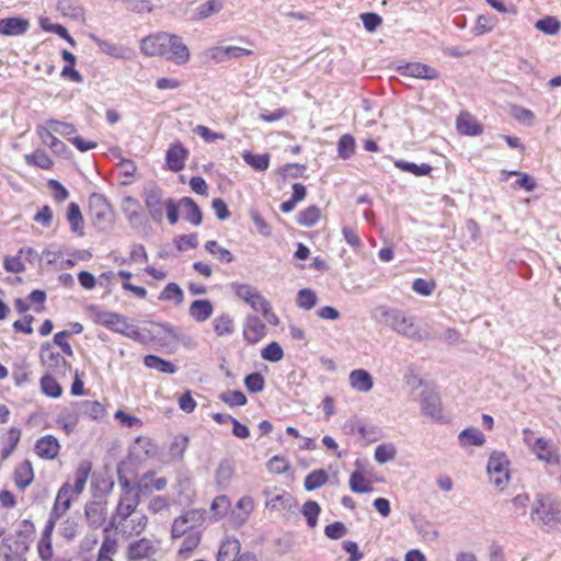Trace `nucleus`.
I'll use <instances>...</instances> for the list:
<instances>
[{"label": "nucleus", "mask_w": 561, "mask_h": 561, "mask_svg": "<svg viewBox=\"0 0 561 561\" xmlns=\"http://www.w3.org/2000/svg\"><path fill=\"white\" fill-rule=\"evenodd\" d=\"M139 504L140 502H133L128 499L117 503L104 531L107 533L114 529L123 537L140 535L148 525V517L142 511L138 510Z\"/></svg>", "instance_id": "f257e3e1"}, {"label": "nucleus", "mask_w": 561, "mask_h": 561, "mask_svg": "<svg viewBox=\"0 0 561 561\" xmlns=\"http://www.w3.org/2000/svg\"><path fill=\"white\" fill-rule=\"evenodd\" d=\"M30 28V21L22 16L0 19V34L4 36H21Z\"/></svg>", "instance_id": "6ab92c4d"}, {"label": "nucleus", "mask_w": 561, "mask_h": 561, "mask_svg": "<svg viewBox=\"0 0 561 561\" xmlns=\"http://www.w3.org/2000/svg\"><path fill=\"white\" fill-rule=\"evenodd\" d=\"M69 482H65L58 490L54 505L49 512L47 522H53L56 526L57 522L70 510L72 502L77 496Z\"/></svg>", "instance_id": "6e6552de"}, {"label": "nucleus", "mask_w": 561, "mask_h": 561, "mask_svg": "<svg viewBox=\"0 0 561 561\" xmlns=\"http://www.w3.org/2000/svg\"><path fill=\"white\" fill-rule=\"evenodd\" d=\"M404 73L420 79H437L438 71L427 65L420 62L409 64L404 68Z\"/></svg>", "instance_id": "72a5a7b5"}, {"label": "nucleus", "mask_w": 561, "mask_h": 561, "mask_svg": "<svg viewBox=\"0 0 561 561\" xmlns=\"http://www.w3.org/2000/svg\"><path fill=\"white\" fill-rule=\"evenodd\" d=\"M91 469L92 465L90 461L84 460L79 463L75 472V483L72 486L76 496H79L83 492Z\"/></svg>", "instance_id": "f704fd0d"}, {"label": "nucleus", "mask_w": 561, "mask_h": 561, "mask_svg": "<svg viewBox=\"0 0 561 561\" xmlns=\"http://www.w3.org/2000/svg\"><path fill=\"white\" fill-rule=\"evenodd\" d=\"M320 208L312 205L298 214L297 222L304 227H313L320 219Z\"/></svg>", "instance_id": "8fccbe9b"}, {"label": "nucleus", "mask_w": 561, "mask_h": 561, "mask_svg": "<svg viewBox=\"0 0 561 561\" xmlns=\"http://www.w3.org/2000/svg\"><path fill=\"white\" fill-rule=\"evenodd\" d=\"M90 37L104 54L114 58H125L126 49L123 46L102 39L94 34Z\"/></svg>", "instance_id": "4c0bfd02"}, {"label": "nucleus", "mask_w": 561, "mask_h": 561, "mask_svg": "<svg viewBox=\"0 0 561 561\" xmlns=\"http://www.w3.org/2000/svg\"><path fill=\"white\" fill-rule=\"evenodd\" d=\"M39 23L44 31L57 34L61 38L66 39L71 46H75V39L64 25L50 23L48 19H42Z\"/></svg>", "instance_id": "4d7b16f0"}, {"label": "nucleus", "mask_w": 561, "mask_h": 561, "mask_svg": "<svg viewBox=\"0 0 561 561\" xmlns=\"http://www.w3.org/2000/svg\"><path fill=\"white\" fill-rule=\"evenodd\" d=\"M167 59L175 65H185L190 60V49L183 43L182 37L170 34Z\"/></svg>", "instance_id": "f3484780"}, {"label": "nucleus", "mask_w": 561, "mask_h": 561, "mask_svg": "<svg viewBox=\"0 0 561 561\" xmlns=\"http://www.w3.org/2000/svg\"><path fill=\"white\" fill-rule=\"evenodd\" d=\"M45 124L55 133L62 137H67L73 135L77 131V128L73 124L61 122L57 119H47Z\"/></svg>", "instance_id": "e2e57ef3"}, {"label": "nucleus", "mask_w": 561, "mask_h": 561, "mask_svg": "<svg viewBox=\"0 0 561 561\" xmlns=\"http://www.w3.org/2000/svg\"><path fill=\"white\" fill-rule=\"evenodd\" d=\"M536 28L540 32L548 34V35H554L557 34L561 28L560 21L554 16H545L542 19H539L536 24Z\"/></svg>", "instance_id": "bf43d9fd"}, {"label": "nucleus", "mask_w": 561, "mask_h": 561, "mask_svg": "<svg viewBox=\"0 0 561 561\" xmlns=\"http://www.w3.org/2000/svg\"><path fill=\"white\" fill-rule=\"evenodd\" d=\"M241 551V543L236 538H227L219 547L217 561H237Z\"/></svg>", "instance_id": "b1692460"}, {"label": "nucleus", "mask_w": 561, "mask_h": 561, "mask_svg": "<svg viewBox=\"0 0 561 561\" xmlns=\"http://www.w3.org/2000/svg\"><path fill=\"white\" fill-rule=\"evenodd\" d=\"M458 440L461 447H479L485 443V436L480 430L476 427H468L459 433Z\"/></svg>", "instance_id": "2f4dec72"}, {"label": "nucleus", "mask_w": 561, "mask_h": 561, "mask_svg": "<svg viewBox=\"0 0 561 561\" xmlns=\"http://www.w3.org/2000/svg\"><path fill=\"white\" fill-rule=\"evenodd\" d=\"M118 484L122 488V494L119 495L118 502L122 503L125 500H130L133 502H140L139 494H135L136 492V483H133L126 476L121 472L118 468L117 472Z\"/></svg>", "instance_id": "c9c22d12"}, {"label": "nucleus", "mask_w": 561, "mask_h": 561, "mask_svg": "<svg viewBox=\"0 0 561 561\" xmlns=\"http://www.w3.org/2000/svg\"><path fill=\"white\" fill-rule=\"evenodd\" d=\"M270 154H255L251 151L244 150L242 152V159L247 164H249L255 171H265L270 167Z\"/></svg>", "instance_id": "ea45409f"}, {"label": "nucleus", "mask_w": 561, "mask_h": 561, "mask_svg": "<svg viewBox=\"0 0 561 561\" xmlns=\"http://www.w3.org/2000/svg\"><path fill=\"white\" fill-rule=\"evenodd\" d=\"M355 139L352 135L345 134L337 141V154L341 159L347 160L355 152Z\"/></svg>", "instance_id": "603ef678"}, {"label": "nucleus", "mask_w": 561, "mask_h": 561, "mask_svg": "<svg viewBox=\"0 0 561 561\" xmlns=\"http://www.w3.org/2000/svg\"><path fill=\"white\" fill-rule=\"evenodd\" d=\"M21 438V431L16 427H11L3 440V447L1 449L2 459H7L11 456L13 450L16 448Z\"/></svg>", "instance_id": "de8ad7c7"}, {"label": "nucleus", "mask_w": 561, "mask_h": 561, "mask_svg": "<svg viewBox=\"0 0 561 561\" xmlns=\"http://www.w3.org/2000/svg\"><path fill=\"white\" fill-rule=\"evenodd\" d=\"M188 436L186 435H178L173 438L170 449L169 456L172 460L180 461L183 459L184 453L188 446Z\"/></svg>", "instance_id": "09e8293b"}, {"label": "nucleus", "mask_w": 561, "mask_h": 561, "mask_svg": "<svg viewBox=\"0 0 561 561\" xmlns=\"http://www.w3.org/2000/svg\"><path fill=\"white\" fill-rule=\"evenodd\" d=\"M205 249L210 253L213 254L214 256H216L220 262H224V263H231L233 262L234 260V256L232 255V253L220 247L218 244L217 241L215 240H209L205 243Z\"/></svg>", "instance_id": "6e6d98bb"}, {"label": "nucleus", "mask_w": 561, "mask_h": 561, "mask_svg": "<svg viewBox=\"0 0 561 561\" xmlns=\"http://www.w3.org/2000/svg\"><path fill=\"white\" fill-rule=\"evenodd\" d=\"M80 411L92 419H99L104 414L103 405L98 401L90 400H85L80 403Z\"/></svg>", "instance_id": "338daca9"}, {"label": "nucleus", "mask_w": 561, "mask_h": 561, "mask_svg": "<svg viewBox=\"0 0 561 561\" xmlns=\"http://www.w3.org/2000/svg\"><path fill=\"white\" fill-rule=\"evenodd\" d=\"M214 331L218 336L230 335L233 333V320L227 314L222 313L219 317H216L213 321Z\"/></svg>", "instance_id": "3c124183"}, {"label": "nucleus", "mask_w": 561, "mask_h": 561, "mask_svg": "<svg viewBox=\"0 0 561 561\" xmlns=\"http://www.w3.org/2000/svg\"><path fill=\"white\" fill-rule=\"evenodd\" d=\"M162 190L157 185H150L144 190V202L151 219L161 222L163 219L164 201Z\"/></svg>", "instance_id": "9b49d317"}, {"label": "nucleus", "mask_w": 561, "mask_h": 561, "mask_svg": "<svg viewBox=\"0 0 561 561\" xmlns=\"http://www.w3.org/2000/svg\"><path fill=\"white\" fill-rule=\"evenodd\" d=\"M457 128L460 134L467 136H478L482 134V126L472 119L469 115H460L457 119Z\"/></svg>", "instance_id": "a19ab883"}, {"label": "nucleus", "mask_w": 561, "mask_h": 561, "mask_svg": "<svg viewBox=\"0 0 561 561\" xmlns=\"http://www.w3.org/2000/svg\"><path fill=\"white\" fill-rule=\"evenodd\" d=\"M144 364L146 367L163 374L172 375L176 373V366L173 363L153 354L146 355Z\"/></svg>", "instance_id": "473e14b6"}, {"label": "nucleus", "mask_w": 561, "mask_h": 561, "mask_svg": "<svg viewBox=\"0 0 561 561\" xmlns=\"http://www.w3.org/2000/svg\"><path fill=\"white\" fill-rule=\"evenodd\" d=\"M531 520L547 530H561V502L551 494L537 493L530 513Z\"/></svg>", "instance_id": "7ed1b4c3"}, {"label": "nucleus", "mask_w": 561, "mask_h": 561, "mask_svg": "<svg viewBox=\"0 0 561 561\" xmlns=\"http://www.w3.org/2000/svg\"><path fill=\"white\" fill-rule=\"evenodd\" d=\"M261 356L265 360L277 363L284 357V351L277 342H271L262 350Z\"/></svg>", "instance_id": "69168bd1"}, {"label": "nucleus", "mask_w": 561, "mask_h": 561, "mask_svg": "<svg viewBox=\"0 0 561 561\" xmlns=\"http://www.w3.org/2000/svg\"><path fill=\"white\" fill-rule=\"evenodd\" d=\"M266 335V325L255 314H248L243 324V337L249 344H255Z\"/></svg>", "instance_id": "dca6fc26"}, {"label": "nucleus", "mask_w": 561, "mask_h": 561, "mask_svg": "<svg viewBox=\"0 0 561 561\" xmlns=\"http://www.w3.org/2000/svg\"><path fill=\"white\" fill-rule=\"evenodd\" d=\"M244 386L252 393L261 392L265 386V379L261 373H251L244 378Z\"/></svg>", "instance_id": "0e129e2a"}, {"label": "nucleus", "mask_w": 561, "mask_h": 561, "mask_svg": "<svg viewBox=\"0 0 561 561\" xmlns=\"http://www.w3.org/2000/svg\"><path fill=\"white\" fill-rule=\"evenodd\" d=\"M89 312L93 318V321L96 324L103 325L107 328L108 330L119 333L124 332L123 328H126L127 319L125 316L112 312V311H104L101 310L99 306L91 305L89 306Z\"/></svg>", "instance_id": "1a4fd4ad"}, {"label": "nucleus", "mask_w": 561, "mask_h": 561, "mask_svg": "<svg viewBox=\"0 0 561 561\" xmlns=\"http://www.w3.org/2000/svg\"><path fill=\"white\" fill-rule=\"evenodd\" d=\"M507 466L508 460L504 454L493 453L490 456L486 468L491 480L496 486L502 485L508 480Z\"/></svg>", "instance_id": "f8f14e48"}, {"label": "nucleus", "mask_w": 561, "mask_h": 561, "mask_svg": "<svg viewBox=\"0 0 561 561\" xmlns=\"http://www.w3.org/2000/svg\"><path fill=\"white\" fill-rule=\"evenodd\" d=\"M84 517L89 528L104 529L107 526V501L102 496L88 501L84 505Z\"/></svg>", "instance_id": "0eeeda50"}, {"label": "nucleus", "mask_w": 561, "mask_h": 561, "mask_svg": "<svg viewBox=\"0 0 561 561\" xmlns=\"http://www.w3.org/2000/svg\"><path fill=\"white\" fill-rule=\"evenodd\" d=\"M188 150L180 142L170 145L165 153V163L169 170L180 172L184 169Z\"/></svg>", "instance_id": "a211bd4d"}, {"label": "nucleus", "mask_w": 561, "mask_h": 561, "mask_svg": "<svg viewBox=\"0 0 561 561\" xmlns=\"http://www.w3.org/2000/svg\"><path fill=\"white\" fill-rule=\"evenodd\" d=\"M34 479V471L30 460L22 461L14 470V482L15 485L24 490L27 488Z\"/></svg>", "instance_id": "c85d7f7f"}, {"label": "nucleus", "mask_w": 561, "mask_h": 561, "mask_svg": "<svg viewBox=\"0 0 561 561\" xmlns=\"http://www.w3.org/2000/svg\"><path fill=\"white\" fill-rule=\"evenodd\" d=\"M350 383L352 388L359 392H368L374 386V380L367 370L355 369L350 374Z\"/></svg>", "instance_id": "a878e982"}, {"label": "nucleus", "mask_w": 561, "mask_h": 561, "mask_svg": "<svg viewBox=\"0 0 561 561\" xmlns=\"http://www.w3.org/2000/svg\"><path fill=\"white\" fill-rule=\"evenodd\" d=\"M233 476V468L229 461H221L216 470V482L220 488H226Z\"/></svg>", "instance_id": "680f3d73"}, {"label": "nucleus", "mask_w": 561, "mask_h": 561, "mask_svg": "<svg viewBox=\"0 0 561 561\" xmlns=\"http://www.w3.org/2000/svg\"><path fill=\"white\" fill-rule=\"evenodd\" d=\"M328 479L329 476L324 469H317L307 474L304 486L307 491H313L324 485Z\"/></svg>", "instance_id": "a18cd8bd"}, {"label": "nucleus", "mask_w": 561, "mask_h": 561, "mask_svg": "<svg viewBox=\"0 0 561 561\" xmlns=\"http://www.w3.org/2000/svg\"><path fill=\"white\" fill-rule=\"evenodd\" d=\"M317 295L309 288L300 289L297 293L296 304L300 309L311 310L317 305Z\"/></svg>", "instance_id": "13d9d810"}, {"label": "nucleus", "mask_w": 561, "mask_h": 561, "mask_svg": "<svg viewBox=\"0 0 561 561\" xmlns=\"http://www.w3.org/2000/svg\"><path fill=\"white\" fill-rule=\"evenodd\" d=\"M25 530H19L15 534L5 536L0 543V553L2 561H26L25 553L30 548V534L34 525L30 520H23Z\"/></svg>", "instance_id": "20e7f679"}, {"label": "nucleus", "mask_w": 561, "mask_h": 561, "mask_svg": "<svg viewBox=\"0 0 561 561\" xmlns=\"http://www.w3.org/2000/svg\"><path fill=\"white\" fill-rule=\"evenodd\" d=\"M214 312V306L208 299H197L194 300L188 309L190 316L196 322H205L208 320Z\"/></svg>", "instance_id": "393cba45"}, {"label": "nucleus", "mask_w": 561, "mask_h": 561, "mask_svg": "<svg viewBox=\"0 0 561 561\" xmlns=\"http://www.w3.org/2000/svg\"><path fill=\"white\" fill-rule=\"evenodd\" d=\"M394 165L399 170L411 173L415 176L428 175L433 170L432 165L428 163L416 164L405 160H396Z\"/></svg>", "instance_id": "58836bf2"}, {"label": "nucleus", "mask_w": 561, "mask_h": 561, "mask_svg": "<svg viewBox=\"0 0 561 561\" xmlns=\"http://www.w3.org/2000/svg\"><path fill=\"white\" fill-rule=\"evenodd\" d=\"M82 526L79 519L72 516L64 518L59 523L58 534L66 540L72 541L81 533Z\"/></svg>", "instance_id": "7c9ffc66"}, {"label": "nucleus", "mask_w": 561, "mask_h": 561, "mask_svg": "<svg viewBox=\"0 0 561 561\" xmlns=\"http://www.w3.org/2000/svg\"><path fill=\"white\" fill-rule=\"evenodd\" d=\"M531 451L539 460L546 463L558 465L560 462L558 449L551 439L543 437L537 438L531 445Z\"/></svg>", "instance_id": "4468645a"}, {"label": "nucleus", "mask_w": 561, "mask_h": 561, "mask_svg": "<svg viewBox=\"0 0 561 561\" xmlns=\"http://www.w3.org/2000/svg\"><path fill=\"white\" fill-rule=\"evenodd\" d=\"M183 218L194 226H199L203 221V213L196 202L191 197H182L179 201Z\"/></svg>", "instance_id": "5701e85b"}, {"label": "nucleus", "mask_w": 561, "mask_h": 561, "mask_svg": "<svg viewBox=\"0 0 561 561\" xmlns=\"http://www.w3.org/2000/svg\"><path fill=\"white\" fill-rule=\"evenodd\" d=\"M266 508L271 511H291L296 507V501L294 496L288 492H283L277 494L271 499H267L265 502Z\"/></svg>", "instance_id": "cd10ccee"}, {"label": "nucleus", "mask_w": 561, "mask_h": 561, "mask_svg": "<svg viewBox=\"0 0 561 561\" xmlns=\"http://www.w3.org/2000/svg\"><path fill=\"white\" fill-rule=\"evenodd\" d=\"M184 294L181 287L175 283H169L159 295V300H173L175 305L183 302Z\"/></svg>", "instance_id": "864d4df0"}, {"label": "nucleus", "mask_w": 561, "mask_h": 561, "mask_svg": "<svg viewBox=\"0 0 561 561\" xmlns=\"http://www.w3.org/2000/svg\"><path fill=\"white\" fill-rule=\"evenodd\" d=\"M41 360L47 368V374H54L65 377L70 364L58 352H54L49 343H45L41 347Z\"/></svg>", "instance_id": "9d476101"}, {"label": "nucleus", "mask_w": 561, "mask_h": 561, "mask_svg": "<svg viewBox=\"0 0 561 561\" xmlns=\"http://www.w3.org/2000/svg\"><path fill=\"white\" fill-rule=\"evenodd\" d=\"M60 450L58 439L53 435H45L36 440L34 451L43 459H55Z\"/></svg>", "instance_id": "412c9836"}, {"label": "nucleus", "mask_w": 561, "mask_h": 561, "mask_svg": "<svg viewBox=\"0 0 561 561\" xmlns=\"http://www.w3.org/2000/svg\"><path fill=\"white\" fill-rule=\"evenodd\" d=\"M36 131L43 144L48 146L55 153H61L67 149L66 145L54 135L55 133L46 124L38 125Z\"/></svg>", "instance_id": "bb28decb"}, {"label": "nucleus", "mask_w": 561, "mask_h": 561, "mask_svg": "<svg viewBox=\"0 0 561 561\" xmlns=\"http://www.w3.org/2000/svg\"><path fill=\"white\" fill-rule=\"evenodd\" d=\"M141 206L137 198L126 196L122 202V210L128 220L129 225L134 228L140 227L145 222V217L141 213Z\"/></svg>", "instance_id": "aec40b11"}, {"label": "nucleus", "mask_w": 561, "mask_h": 561, "mask_svg": "<svg viewBox=\"0 0 561 561\" xmlns=\"http://www.w3.org/2000/svg\"><path fill=\"white\" fill-rule=\"evenodd\" d=\"M373 317L377 322L391 328L398 334L415 340L427 341L435 340L436 335L427 329H421L414 318L407 317L401 310L378 306L373 311Z\"/></svg>", "instance_id": "f03ea898"}, {"label": "nucleus", "mask_w": 561, "mask_h": 561, "mask_svg": "<svg viewBox=\"0 0 561 561\" xmlns=\"http://www.w3.org/2000/svg\"><path fill=\"white\" fill-rule=\"evenodd\" d=\"M89 214L93 226L99 230H107L114 224V211L106 197L100 193L89 196Z\"/></svg>", "instance_id": "39448f33"}, {"label": "nucleus", "mask_w": 561, "mask_h": 561, "mask_svg": "<svg viewBox=\"0 0 561 561\" xmlns=\"http://www.w3.org/2000/svg\"><path fill=\"white\" fill-rule=\"evenodd\" d=\"M67 220L70 224V229L73 233L83 236V217L80 207L76 203H70L67 210Z\"/></svg>", "instance_id": "e433bc0d"}, {"label": "nucleus", "mask_w": 561, "mask_h": 561, "mask_svg": "<svg viewBox=\"0 0 561 561\" xmlns=\"http://www.w3.org/2000/svg\"><path fill=\"white\" fill-rule=\"evenodd\" d=\"M170 34L159 33L141 41L140 49L147 56H163L167 58Z\"/></svg>", "instance_id": "ddd939ff"}, {"label": "nucleus", "mask_w": 561, "mask_h": 561, "mask_svg": "<svg viewBox=\"0 0 561 561\" xmlns=\"http://www.w3.org/2000/svg\"><path fill=\"white\" fill-rule=\"evenodd\" d=\"M320 512L321 507L316 501L309 500L302 505L301 514L306 517L307 525L310 528L317 526Z\"/></svg>", "instance_id": "5fc2aeb1"}, {"label": "nucleus", "mask_w": 561, "mask_h": 561, "mask_svg": "<svg viewBox=\"0 0 561 561\" xmlns=\"http://www.w3.org/2000/svg\"><path fill=\"white\" fill-rule=\"evenodd\" d=\"M219 399L229 407H243L248 402L245 394L240 390L224 391Z\"/></svg>", "instance_id": "052dcab7"}, {"label": "nucleus", "mask_w": 561, "mask_h": 561, "mask_svg": "<svg viewBox=\"0 0 561 561\" xmlns=\"http://www.w3.org/2000/svg\"><path fill=\"white\" fill-rule=\"evenodd\" d=\"M51 375L45 374L41 378V389L49 398H59L62 394V388Z\"/></svg>", "instance_id": "49530a36"}, {"label": "nucleus", "mask_w": 561, "mask_h": 561, "mask_svg": "<svg viewBox=\"0 0 561 561\" xmlns=\"http://www.w3.org/2000/svg\"><path fill=\"white\" fill-rule=\"evenodd\" d=\"M55 526L53 522H46V525L42 531L41 539L37 543V552L38 557L42 561H51L54 556L51 536L54 533Z\"/></svg>", "instance_id": "4be33fe9"}, {"label": "nucleus", "mask_w": 561, "mask_h": 561, "mask_svg": "<svg viewBox=\"0 0 561 561\" xmlns=\"http://www.w3.org/2000/svg\"><path fill=\"white\" fill-rule=\"evenodd\" d=\"M27 165H35L43 170H49L54 162L50 157L42 149L35 150L33 153L24 156Z\"/></svg>", "instance_id": "c03bdc74"}, {"label": "nucleus", "mask_w": 561, "mask_h": 561, "mask_svg": "<svg viewBox=\"0 0 561 561\" xmlns=\"http://www.w3.org/2000/svg\"><path fill=\"white\" fill-rule=\"evenodd\" d=\"M224 8V0H208L204 3L197 5L192 15V20L201 21L205 20L216 13H218Z\"/></svg>", "instance_id": "c756f323"}, {"label": "nucleus", "mask_w": 561, "mask_h": 561, "mask_svg": "<svg viewBox=\"0 0 561 561\" xmlns=\"http://www.w3.org/2000/svg\"><path fill=\"white\" fill-rule=\"evenodd\" d=\"M396 448L393 445L381 444L375 449V460L379 463H386L396 457Z\"/></svg>", "instance_id": "774afa93"}, {"label": "nucleus", "mask_w": 561, "mask_h": 561, "mask_svg": "<svg viewBox=\"0 0 561 561\" xmlns=\"http://www.w3.org/2000/svg\"><path fill=\"white\" fill-rule=\"evenodd\" d=\"M201 542V533L197 529H190V531L183 536V541L179 549V554L187 557L192 553Z\"/></svg>", "instance_id": "79ce46f5"}, {"label": "nucleus", "mask_w": 561, "mask_h": 561, "mask_svg": "<svg viewBox=\"0 0 561 561\" xmlns=\"http://www.w3.org/2000/svg\"><path fill=\"white\" fill-rule=\"evenodd\" d=\"M159 542L142 537L130 541L126 547L127 561H158Z\"/></svg>", "instance_id": "423d86ee"}, {"label": "nucleus", "mask_w": 561, "mask_h": 561, "mask_svg": "<svg viewBox=\"0 0 561 561\" xmlns=\"http://www.w3.org/2000/svg\"><path fill=\"white\" fill-rule=\"evenodd\" d=\"M421 409L423 414L431 417L435 422H442L444 419L440 398L434 391L426 390L422 393Z\"/></svg>", "instance_id": "2eb2a0df"}, {"label": "nucleus", "mask_w": 561, "mask_h": 561, "mask_svg": "<svg viewBox=\"0 0 561 561\" xmlns=\"http://www.w3.org/2000/svg\"><path fill=\"white\" fill-rule=\"evenodd\" d=\"M350 488L354 493L363 494L374 491V486L360 471L352 472L350 477Z\"/></svg>", "instance_id": "37998d69"}]
</instances>
